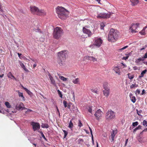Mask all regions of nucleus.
<instances>
[{
  "label": "nucleus",
  "instance_id": "f257e3e1",
  "mask_svg": "<svg viewBox=\"0 0 147 147\" xmlns=\"http://www.w3.org/2000/svg\"><path fill=\"white\" fill-rule=\"evenodd\" d=\"M119 34L117 31L113 28L110 29L108 34V40L109 42H114L118 37Z\"/></svg>",
  "mask_w": 147,
  "mask_h": 147
},
{
  "label": "nucleus",
  "instance_id": "f03ea898",
  "mask_svg": "<svg viewBox=\"0 0 147 147\" xmlns=\"http://www.w3.org/2000/svg\"><path fill=\"white\" fill-rule=\"evenodd\" d=\"M63 30L61 28L57 27L54 29L53 34V36L54 38L59 39L63 34Z\"/></svg>",
  "mask_w": 147,
  "mask_h": 147
},
{
  "label": "nucleus",
  "instance_id": "7ed1b4c3",
  "mask_svg": "<svg viewBox=\"0 0 147 147\" xmlns=\"http://www.w3.org/2000/svg\"><path fill=\"white\" fill-rule=\"evenodd\" d=\"M55 9L59 18L63 20L64 17V8L61 6H58L55 8Z\"/></svg>",
  "mask_w": 147,
  "mask_h": 147
},
{
  "label": "nucleus",
  "instance_id": "20e7f679",
  "mask_svg": "<svg viewBox=\"0 0 147 147\" xmlns=\"http://www.w3.org/2000/svg\"><path fill=\"white\" fill-rule=\"evenodd\" d=\"M58 62L61 66L63 65L64 62V52L61 51L58 53Z\"/></svg>",
  "mask_w": 147,
  "mask_h": 147
},
{
  "label": "nucleus",
  "instance_id": "39448f33",
  "mask_svg": "<svg viewBox=\"0 0 147 147\" xmlns=\"http://www.w3.org/2000/svg\"><path fill=\"white\" fill-rule=\"evenodd\" d=\"M115 112L111 110H108L106 115V117L107 119L110 120L115 118Z\"/></svg>",
  "mask_w": 147,
  "mask_h": 147
},
{
  "label": "nucleus",
  "instance_id": "423d86ee",
  "mask_svg": "<svg viewBox=\"0 0 147 147\" xmlns=\"http://www.w3.org/2000/svg\"><path fill=\"white\" fill-rule=\"evenodd\" d=\"M102 42L103 41L100 38L95 39L94 43L92 45H90V47H92L93 46H95L98 47H99L101 45Z\"/></svg>",
  "mask_w": 147,
  "mask_h": 147
},
{
  "label": "nucleus",
  "instance_id": "0eeeda50",
  "mask_svg": "<svg viewBox=\"0 0 147 147\" xmlns=\"http://www.w3.org/2000/svg\"><path fill=\"white\" fill-rule=\"evenodd\" d=\"M73 105L71 102H67L65 101V110H66V111H65V113H67L71 111V109L73 108Z\"/></svg>",
  "mask_w": 147,
  "mask_h": 147
},
{
  "label": "nucleus",
  "instance_id": "6e6552de",
  "mask_svg": "<svg viewBox=\"0 0 147 147\" xmlns=\"http://www.w3.org/2000/svg\"><path fill=\"white\" fill-rule=\"evenodd\" d=\"M111 13L108 12L107 13H100L97 15V17L98 18H109L111 15Z\"/></svg>",
  "mask_w": 147,
  "mask_h": 147
},
{
  "label": "nucleus",
  "instance_id": "1a4fd4ad",
  "mask_svg": "<svg viewBox=\"0 0 147 147\" xmlns=\"http://www.w3.org/2000/svg\"><path fill=\"white\" fill-rule=\"evenodd\" d=\"M30 124L32 126L34 131L38 130L40 128V125L38 123L32 121L31 122Z\"/></svg>",
  "mask_w": 147,
  "mask_h": 147
},
{
  "label": "nucleus",
  "instance_id": "9d476101",
  "mask_svg": "<svg viewBox=\"0 0 147 147\" xmlns=\"http://www.w3.org/2000/svg\"><path fill=\"white\" fill-rule=\"evenodd\" d=\"M102 113V112L101 111L100 109H99L96 112L94 115L96 119L98 120L100 119V117H101Z\"/></svg>",
  "mask_w": 147,
  "mask_h": 147
},
{
  "label": "nucleus",
  "instance_id": "9b49d317",
  "mask_svg": "<svg viewBox=\"0 0 147 147\" xmlns=\"http://www.w3.org/2000/svg\"><path fill=\"white\" fill-rule=\"evenodd\" d=\"M30 8V11L32 13L34 14L37 15L38 10V8L35 6H31Z\"/></svg>",
  "mask_w": 147,
  "mask_h": 147
},
{
  "label": "nucleus",
  "instance_id": "f8f14e48",
  "mask_svg": "<svg viewBox=\"0 0 147 147\" xmlns=\"http://www.w3.org/2000/svg\"><path fill=\"white\" fill-rule=\"evenodd\" d=\"M82 31L84 33L87 34L89 37H91L92 34L91 32L89 30L84 27L83 28Z\"/></svg>",
  "mask_w": 147,
  "mask_h": 147
},
{
  "label": "nucleus",
  "instance_id": "ddd939ff",
  "mask_svg": "<svg viewBox=\"0 0 147 147\" xmlns=\"http://www.w3.org/2000/svg\"><path fill=\"white\" fill-rule=\"evenodd\" d=\"M23 104L22 102H20L19 105H17L16 106V108L17 109L20 110V109L23 110L26 109L27 108L24 107Z\"/></svg>",
  "mask_w": 147,
  "mask_h": 147
},
{
  "label": "nucleus",
  "instance_id": "4468645a",
  "mask_svg": "<svg viewBox=\"0 0 147 147\" xmlns=\"http://www.w3.org/2000/svg\"><path fill=\"white\" fill-rule=\"evenodd\" d=\"M46 12L43 9L38 10V15L40 16H44L46 15Z\"/></svg>",
  "mask_w": 147,
  "mask_h": 147
},
{
  "label": "nucleus",
  "instance_id": "2eb2a0df",
  "mask_svg": "<svg viewBox=\"0 0 147 147\" xmlns=\"http://www.w3.org/2000/svg\"><path fill=\"white\" fill-rule=\"evenodd\" d=\"M139 23H136L135 24L133 23L131 24V27H130V29H131V32H132L133 33L134 32H136V31H135V30H134V26H137V27H138L139 26Z\"/></svg>",
  "mask_w": 147,
  "mask_h": 147
},
{
  "label": "nucleus",
  "instance_id": "dca6fc26",
  "mask_svg": "<svg viewBox=\"0 0 147 147\" xmlns=\"http://www.w3.org/2000/svg\"><path fill=\"white\" fill-rule=\"evenodd\" d=\"M85 59L92 60L93 61H96V59L93 56H86L84 57Z\"/></svg>",
  "mask_w": 147,
  "mask_h": 147
},
{
  "label": "nucleus",
  "instance_id": "f3484780",
  "mask_svg": "<svg viewBox=\"0 0 147 147\" xmlns=\"http://www.w3.org/2000/svg\"><path fill=\"white\" fill-rule=\"evenodd\" d=\"M115 134H116L115 133V131L114 130H113V131L111 134L110 138V140H111V142H113L114 141V138L115 136Z\"/></svg>",
  "mask_w": 147,
  "mask_h": 147
},
{
  "label": "nucleus",
  "instance_id": "a211bd4d",
  "mask_svg": "<svg viewBox=\"0 0 147 147\" xmlns=\"http://www.w3.org/2000/svg\"><path fill=\"white\" fill-rule=\"evenodd\" d=\"M113 70L116 74L119 75H120V71L119 68L117 66L114 67Z\"/></svg>",
  "mask_w": 147,
  "mask_h": 147
},
{
  "label": "nucleus",
  "instance_id": "6ab92c4d",
  "mask_svg": "<svg viewBox=\"0 0 147 147\" xmlns=\"http://www.w3.org/2000/svg\"><path fill=\"white\" fill-rule=\"evenodd\" d=\"M129 97L131 99V101L133 103H134L136 101V99L134 96L131 93H130L129 94Z\"/></svg>",
  "mask_w": 147,
  "mask_h": 147
},
{
  "label": "nucleus",
  "instance_id": "aec40b11",
  "mask_svg": "<svg viewBox=\"0 0 147 147\" xmlns=\"http://www.w3.org/2000/svg\"><path fill=\"white\" fill-rule=\"evenodd\" d=\"M49 76L51 80V84L55 86L56 85L55 82L53 77L50 74H49Z\"/></svg>",
  "mask_w": 147,
  "mask_h": 147
},
{
  "label": "nucleus",
  "instance_id": "412c9836",
  "mask_svg": "<svg viewBox=\"0 0 147 147\" xmlns=\"http://www.w3.org/2000/svg\"><path fill=\"white\" fill-rule=\"evenodd\" d=\"M7 76L9 78L11 79L13 78L16 80H17L16 79L15 77L12 74L11 72H9L7 74Z\"/></svg>",
  "mask_w": 147,
  "mask_h": 147
},
{
  "label": "nucleus",
  "instance_id": "4be33fe9",
  "mask_svg": "<svg viewBox=\"0 0 147 147\" xmlns=\"http://www.w3.org/2000/svg\"><path fill=\"white\" fill-rule=\"evenodd\" d=\"M17 92L18 93L19 96L20 97H21L22 98V100L24 101H25V99L23 96V93L22 92H20L19 90L17 91Z\"/></svg>",
  "mask_w": 147,
  "mask_h": 147
},
{
  "label": "nucleus",
  "instance_id": "5701e85b",
  "mask_svg": "<svg viewBox=\"0 0 147 147\" xmlns=\"http://www.w3.org/2000/svg\"><path fill=\"white\" fill-rule=\"evenodd\" d=\"M72 82L74 84H80V79L78 78L73 79Z\"/></svg>",
  "mask_w": 147,
  "mask_h": 147
},
{
  "label": "nucleus",
  "instance_id": "b1692460",
  "mask_svg": "<svg viewBox=\"0 0 147 147\" xmlns=\"http://www.w3.org/2000/svg\"><path fill=\"white\" fill-rule=\"evenodd\" d=\"M20 66L22 68L24 71H26L28 72L29 71L28 70V69H27L25 67V66L24 65V64L21 62H20Z\"/></svg>",
  "mask_w": 147,
  "mask_h": 147
},
{
  "label": "nucleus",
  "instance_id": "393cba45",
  "mask_svg": "<svg viewBox=\"0 0 147 147\" xmlns=\"http://www.w3.org/2000/svg\"><path fill=\"white\" fill-rule=\"evenodd\" d=\"M130 1L132 3L131 5L133 6L136 5L138 3V0H130Z\"/></svg>",
  "mask_w": 147,
  "mask_h": 147
},
{
  "label": "nucleus",
  "instance_id": "a878e982",
  "mask_svg": "<svg viewBox=\"0 0 147 147\" xmlns=\"http://www.w3.org/2000/svg\"><path fill=\"white\" fill-rule=\"evenodd\" d=\"M110 90H104L103 93L104 95L106 97H108L109 95Z\"/></svg>",
  "mask_w": 147,
  "mask_h": 147
},
{
  "label": "nucleus",
  "instance_id": "bb28decb",
  "mask_svg": "<svg viewBox=\"0 0 147 147\" xmlns=\"http://www.w3.org/2000/svg\"><path fill=\"white\" fill-rule=\"evenodd\" d=\"M147 71L146 69L143 71L141 73V74L139 76V78H141L144 76V74L146 73Z\"/></svg>",
  "mask_w": 147,
  "mask_h": 147
},
{
  "label": "nucleus",
  "instance_id": "cd10ccee",
  "mask_svg": "<svg viewBox=\"0 0 147 147\" xmlns=\"http://www.w3.org/2000/svg\"><path fill=\"white\" fill-rule=\"evenodd\" d=\"M142 126L140 125H139L138 127H137L136 128L133 130V133H135V132L138 129H142Z\"/></svg>",
  "mask_w": 147,
  "mask_h": 147
},
{
  "label": "nucleus",
  "instance_id": "c85d7f7f",
  "mask_svg": "<svg viewBox=\"0 0 147 147\" xmlns=\"http://www.w3.org/2000/svg\"><path fill=\"white\" fill-rule=\"evenodd\" d=\"M73 127V123L71 120L69 124L68 127L69 128L72 130V128Z\"/></svg>",
  "mask_w": 147,
  "mask_h": 147
},
{
  "label": "nucleus",
  "instance_id": "c756f323",
  "mask_svg": "<svg viewBox=\"0 0 147 147\" xmlns=\"http://www.w3.org/2000/svg\"><path fill=\"white\" fill-rule=\"evenodd\" d=\"M143 60H144V59L143 58H139L137 59L135 61V62L136 63H138L140 62L141 61H143Z\"/></svg>",
  "mask_w": 147,
  "mask_h": 147
},
{
  "label": "nucleus",
  "instance_id": "7c9ffc66",
  "mask_svg": "<svg viewBox=\"0 0 147 147\" xmlns=\"http://www.w3.org/2000/svg\"><path fill=\"white\" fill-rule=\"evenodd\" d=\"M34 31L36 32H39L40 33H42V34H43L44 33L43 32L40 30V29L39 28H37V29H36V28H34L33 29Z\"/></svg>",
  "mask_w": 147,
  "mask_h": 147
},
{
  "label": "nucleus",
  "instance_id": "2f4dec72",
  "mask_svg": "<svg viewBox=\"0 0 147 147\" xmlns=\"http://www.w3.org/2000/svg\"><path fill=\"white\" fill-rule=\"evenodd\" d=\"M5 104L8 108H10L11 107V106L10 105L9 102L7 101L5 102Z\"/></svg>",
  "mask_w": 147,
  "mask_h": 147
},
{
  "label": "nucleus",
  "instance_id": "473e14b6",
  "mask_svg": "<svg viewBox=\"0 0 147 147\" xmlns=\"http://www.w3.org/2000/svg\"><path fill=\"white\" fill-rule=\"evenodd\" d=\"M69 13V11L65 8V17H68Z\"/></svg>",
  "mask_w": 147,
  "mask_h": 147
},
{
  "label": "nucleus",
  "instance_id": "72a5a7b5",
  "mask_svg": "<svg viewBox=\"0 0 147 147\" xmlns=\"http://www.w3.org/2000/svg\"><path fill=\"white\" fill-rule=\"evenodd\" d=\"M41 127L42 128H47L49 127V126L47 124L42 123L41 125Z\"/></svg>",
  "mask_w": 147,
  "mask_h": 147
},
{
  "label": "nucleus",
  "instance_id": "f704fd0d",
  "mask_svg": "<svg viewBox=\"0 0 147 147\" xmlns=\"http://www.w3.org/2000/svg\"><path fill=\"white\" fill-rule=\"evenodd\" d=\"M145 28H144L142 30L139 32L142 35H145L146 33L145 32Z\"/></svg>",
  "mask_w": 147,
  "mask_h": 147
},
{
  "label": "nucleus",
  "instance_id": "c9c22d12",
  "mask_svg": "<svg viewBox=\"0 0 147 147\" xmlns=\"http://www.w3.org/2000/svg\"><path fill=\"white\" fill-rule=\"evenodd\" d=\"M127 75H128V78L130 80H131V79H133L134 78V75H131V74L130 73L128 74Z\"/></svg>",
  "mask_w": 147,
  "mask_h": 147
},
{
  "label": "nucleus",
  "instance_id": "e433bc0d",
  "mask_svg": "<svg viewBox=\"0 0 147 147\" xmlns=\"http://www.w3.org/2000/svg\"><path fill=\"white\" fill-rule=\"evenodd\" d=\"M138 124V121H136L132 123V125L134 127H136Z\"/></svg>",
  "mask_w": 147,
  "mask_h": 147
},
{
  "label": "nucleus",
  "instance_id": "4c0bfd02",
  "mask_svg": "<svg viewBox=\"0 0 147 147\" xmlns=\"http://www.w3.org/2000/svg\"><path fill=\"white\" fill-rule=\"evenodd\" d=\"M25 91L27 92L28 94L30 95H31L32 94V92H31L29 90H28L27 88L25 89Z\"/></svg>",
  "mask_w": 147,
  "mask_h": 147
},
{
  "label": "nucleus",
  "instance_id": "58836bf2",
  "mask_svg": "<svg viewBox=\"0 0 147 147\" xmlns=\"http://www.w3.org/2000/svg\"><path fill=\"white\" fill-rule=\"evenodd\" d=\"M143 125L145 127L147 126V121L146 120H144L142 122Z\"/></svg>",
  "mask_w": 147,
  "mask_h": 147
},
{
  "label": "nucleus",
  "instance_id": "ea45409f",
  "mask_svg": "<svg viewBox=\"0 0 147 147\" xmlns=\"http://www.w3.org/2000/svg\"><path fill=\"white\" fill-rule=\"evenodd\" d=\"M130 55V53L128 54V55L127 56L125 57H123V58L122 59H123V60H126L127 59H128L129 56Z\"/></svg>",
  "mask_w": 147,
  "mask_h": 147
},
{
  "label": "nucleus",
  "instance_id": "a19ab883",
  "mask_svg": "<svg viewBox=\"0 0 147 147\" xmlns=\"http://www.w3.org/2000/svg\"><path fill=\"white\" fill-rule=\"evenodd\" d=\"M92 107H89L88 109V111L92 114Z\"/></svg>",
  "mask_w": 147,
  "mask_h": 147
},
{
  "label": "nucleus",
  "instance_id": "79ce46f5",
  "mask_svg": "<svg viewBox=\"0 0 147 147\" xmlns=\"http://www.w3.org/2000/svg\"><path fill=\"white\" fill-rule=\"evenodd\" d=\"M100 29H103L104 27H105V25L104 24V23H101L100 24Z\"/></svg>",
  "mask_w": 147,
  "mask_h": 147
},
{
  "label": "nucleus",
  "instance_id": "37998d69",
  "mask_svg": "<svg viewBox=\"0 0 147 147\" xmlns=\"http://www.w3.org/2000/svg\"><path fill=\"white\" fill-rule=\"evenodd\" d=\"M83 125L82 124L81 121L80 120H78V126L80 127H81Z\"/></svg>",
  "mask_w": 147,
  "mask_h": 147
},
{
  "label": "nucleus",
  "instance_id": "c03bdc74",
  "mask_svg": "<svg viewBox=\"0 0 147 147\" xmlns=\"http://www.w3.org/2000/svg\"><path fill=\"white\" fill-rule=\"evenodd\" d=\"M136 111H137V114L139 115L140 116V114L142 113V111L141 110H140L139 111L137 109H136Z\"/></svg>",
  "mask_w": 147,
  "mask_h": 147
},
{
  "label": "nucleus",
  "instance_id": "a18cd8bd",
  "mask_svg": "<svg viewBox=\"0 0 147 147\" xmlns=\"http://www.w3.org/2000/svg\"><path fill=\"white\" fill-rule=\"evenodd\" d=\"M140 90L138 89L136 90V91L135 92V94L136 95H137V94L138 93V94H139L140 93Z\"/></svg>",
  "mask_w": 147,
  "mask_h": 147
},
{
  "label": "nucleus",
  "instance_id": "49530a36",
  "mask_svg": "<svg viewBox=\"0 0 147 147\" xmlns=\"http://www.w3.org/2000/svg\"><path fill=\"white\" fill-rule=\"evenodd\" d=\"M57 92H58V94H59V96L61 98H62V95L61 92L59 90H57Z\"/></svg>",
  "mask_w": 147,
  "mask_h": 147
},
{
  "label": "nucleus",
  "instance_id": "de8ad7c7",
  "mask_svg": "<svg viewBox=\"0 0 147 147\" xmlns=\"http://www.w3.org/2000/svg\"><path fill=\"white\" fill-rule=\"evenodd\" d=\"M106 87H108V83L107 82H105L103 84V88H104Z\"/></svg>",
  "mask_w": 147,
  "mask_h": 147
},
{
  "label": "nucleus",
  "instance_id": "09e8293b",
  "mask_svg": "<svg viewBox=\"0 0 147 147\" xmlns=\"http://www.w3.org/2000/svg\"><path fill=\"white\" fill-rule=\"evenodd\" d=\"M84 141V140L83 139H82L79 138L78 139V144H80V142H83Z\"/></svg>",
  "mask_w": 147,
  "mask_h": 147
},
{
  "label": "nucleus",
  "instance_id": "8fccbe9b",
  "mask_svg": "<svg viewBox=\"0 0 147 147\" xmlns=\"http://www.w3.org/2000/svg\"><path fill=\"white\" fill-rule=\"evenodd\" d=\"M58 75L59 76V78L60 79H61L63 80H64V77H63V76H61L59 74H58Z\"/></svg>",
  "mask_w": 147,
  "mask_h": 147
},
{
  "label": "nucleus",
  "instance_id": "3c124183",
  "mask_svg": "<svg viewBox=\"0 0 147 147\" xmlns=\"http://www.w3.org/2000/svg\"><path fill=\"white\" fill-rule=\"evenodd\" d=\"M128 47V46H126L125 47H123L121 49H119V50H120V51H121V50H124V49H126V48H127V47Z\"/></svg>",
  "mask_w": 147,
  "mask_h": 147
},
{
  "label": "nucleus",
  "instance_id": "603ef678",
  "mask_svg": "<svg viewBox=\"0 0 147 147\" xmlns=\"http://www.w3.org/2000/svg\"><path fill=\"white\" fill-rule=\"evenodd\" d=\"M91 90V91L92 92L95 93H97V90H96V89H92Z\"/></svg>",
  "mask_w": 147,
  "mask_h": 147
},
{
  "label": "nucleus",
  "instance_id": "864d4df0",
  "mask_svg": "<svg viewBox=\"0 0 147 147\" xmlns=\"http://www.w3.org/2000/svg\"><path fill=\"white\" fill-rule=\"evenodd\" d=\"M142 58H143L144 59L147 58V52L145 54L144 57H142Z\"/></svg>",
  "mask_w": 147,
  "mask_h": 147
},
{
  "label": "nucleus",
  "instance_id": "5fc2aeb1",
  "mask_svg": "<svg viewBox=\"0 0 147 147\" xmlns=\"http://www.w3.org/2000/svg\"><path fill=\"white\" fill-rule=\"evenodd\" d=\"M135 84H132V85H131L130 86V88L131 89L133 88L135 86Z\"/></svg>",
  "mask_w": 147,
  "mask_h": 147
},
{
  "label": "nucleus",
  "instance_id": "6e6d98bb",
  "mask_svg": "<svg viewBox=\"0 0 147 147\" xmlns=\"http://www.w3.org/2000/svg\"><path fill=\"white\" fill-rule=\"evenodd\" d=\"M71 93L72 94L73 97L74 98H75V94L74 93V92L73 91H71Z\"/></svg>",
  "mask_w": 147,
  "mask_h": 147
},
{
  "label": "nucleus",
  "instance_id": "4d7b16f0",
  "mask_svg": "<svg viewBox=\"0 0 147 147\" xmlns=\"http://www.w3.org/2000/svg\"><path fill=\"white\" fill-rule=\"evenodd\" d=\"M128 141V139H127L125 141V145H124L125 146H127V143Z\"/></svg>",
  "mask_w": 147,
  "mask_h": 147
},
{
  "label": "nucleus",
  "instance_id": "13d9d810",
  "mask_svg": "<svg viewBox=\"0 0 147 147\" xmlns=\"http://www.w3.org/2000/svg\"><path fill=\"white\" fill-rule=\"evenodd\" d=\"M41 135H42V137L44 139H45L46 140V138L45 136H44V134H43V133L42 132V133Z\"/></svg>",
  "mask_w": 147,
  "mask_h": 147
},
{
  "label": "nucleus",
  "instance_id": "bf43d9fd",
  "mask_svg": "<svg viewBox=\"0 0 147 147\" xmlns=\"http://www.w3.org/2000/svg\"><path fill=\"white\" fill-rule=\"evenodd\" d=\"M104 88L105 89L104 90H110L108 87H106L105 88Z\"/></svg>",
  "mask_w": 147,
  "mask_h": 147
},
{
  "label": "nucleus",
  "instance_id": "052dcab7",
  "mask_svg": "<svg viewBox=\"0 0 147 147\" xmlns=\"http://www.w3.org/2000/svg\"><path fill=\"white\" fill-rule=\"evenodd\" d=\"M65 86H66L65 87H65H66V88H67L68 89H69L70 88V85H69L68 86H67V85H66L65 84Z\"/></svg>",
  "mask_w": 147,
  "mask_h": 147
},
{
  "label": "nucleus",
  "instance_id": "680f3d73",
  "mask_svg": "<svg viewBox=\"0 0 147 147\" xmlns=\"http://www.w3.org/2000/svg\"><path fill=\"white\" fill-rule=\"evenodd\" d=\"M133 68L134 70H136L138 69V67L136 66H134L133 67Z\"/></svg>",
  "mask_w": 147,
  "mask_h": 147
},
{
  "label": "nucleus",
  "instance_id": "e2e57ef3",
  "mask_svg": "<svg viewBox=\"0 0 147 147\" xmlns=\"http://www.w3.org/2000/svg\"><path fill=\"white\" fill-rule=\"evenodd\" d=\"M27 109V111H26L27 112H30L32 111V110L31 109Z\"/></svg>",
  "mask_w": 147,
  "mask_h": 147
},
{
  "label": "nucleus",
  "instance_id": "0e129e2a",
  "mask_svg": "<svg viewBox=\"0 0 147 147\" xmlns=\"http://www.w3.org/2000/svg\"><path fill=\"white\" fill-rule=\"evenodd\" d=\"M147 131V128H146L142 130L143 132H146Z\"/></svg>",
  "mask_w": 147,
  "mask_h": 147
},
{
  "label": "nucleus",
  "instance_id": "69168bd1",
  "mask_svg": "<svg viewBox=\"0 0 147 147\" xmlns=\"http://www.w3.org/2000/svg\"><path fill=\"white\" fill-rule=\"evenodd\" d=\"M92 143L93 144H94V140H93V135H92Z\"/></svg>",
  "mask_w": 147,
  "mask_h": 147
},
{
  "label": "nucleus",
  "instance_id": "338daca9",
  "mask_svg": "<svg viewBox=\"0 0 147 147\" xmlns=\"http://www.w3.org/2000/svg\"><path fill=\"white\" fill-rule=\"evenodd\" d=\"M68 134L67 132L65 130V138H66Z\"/></svg>",
  "mask_w": 147,
  "mask_h": 147
},
{
  "label": "nucleus",
  "instance_id": "774afa93",
  "mask_svg": "<svg viewBox=\"0 0 147 147\" xmlns=\"http://www.w3.org/2000/svg\"><path fill=\"white\" fill-rule=\"evenodd\" d=\"M145 90H144L143 89L142 90V93H141L142 95H143L144 93H145Z\"/></svg>",
  "mask_w": 147,
  "mask_h": 147
}]
</instances>
